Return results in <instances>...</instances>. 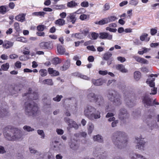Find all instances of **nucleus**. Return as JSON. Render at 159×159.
<instances>
[{
	"label": "nucleus",
	"mask_w": 159,
	"mask_h": 159,
	"mask_svg": "<svg viewBox=\"0 0 159 159\" xmlns=\"http://www.w3.org/2000/svg\"><path fill=\"white\" fill-rule=\"evenodd\" d=\"M148 34L146 33L143 34L140 37V40L142 41H144L147 37Z\"/></svg>",
	"instance_id": "nucleus-60"
},
{
	"label": "nucleus",
	"mask_w": 159,
	"mask_h": 159,
	"mask_svg": "<svg viewBox=\"0 0 159 159\" xmlns=\"http://www.w3.org/2000/svg\"><path fill=\"white\" fill-rule=\"evenodd\" d=\"M117 19V18L115 16H111L104 18L105 24L114 21Z\"/></svg>",
	"instance_id": "nucleus-20"
},
{
	"label": "nucleus",
	"mask_w": 159,
	"mask_h": 159,
	"mask_svg": "<svg viewBox=\"0 0 159 159\" xmlns=\"http://www.w3.org/2000/svg\"><path fill=\"white\" fill-rule=\"evenodd\" d=\"M25 14L21 13L16 16L15 17L16 20L21 22H23L25 21Z\"/></svg>",
	"instance_id": "nucleus-16"
},
{
	"label": "nucleus",
	"mask_w": 159,
	"mask_h": 159,
	"mask_svg": "<svg viewBox=\"0 0 159 159\" xmlns=\"http://www.w3.org/2000/svg\"><path fill=\"white\" fill-rule=\"evenodd\" d=\"M125 100L127 104L130 107H131V105L133 104V102H132L129 99V98L128 96V97H125Z\"/></svg>",
	"instance_id": "nucleus-43"
},
{
	"label": "nucleus",
	"mask_w": 159,
	"mask_h": 159,
	"mask_svg": "<svg viewBox=\"0 0 159 159\" xmlns=\"http://www.w3.org/2000/svg\"><path fill=\"white\" fill-rule=\"evenodd\" d=\"M8 7L6 6H2L0 7V13L4 14L8 11Z\"/></svg>",
	"instance_id": "nucleus-30"
},
{
	"label": "nucleus",
	"mask_w": 159,
	"mask_h": 159,
	"mask_svg": "<svg viewBox=\"0 0 159 159\" xmlns=\"http://www.w3.org/2000/svg\"><path fill=\"white\" fill-rule=\"evenodd\" d=\"M103 153L102 149L99 147L95 148L93 150V154L95 157H98L100 156V154Z\"/></svg>",
	"instance_id": "nucleus-21"
},
{
	"label": "nucleus",
	"mask_w": 159,
	"mask_h": 159,
	"mask_svg": "<svg viewBox=\"0 0 159 159\" xmlns=\"http://www.w3.org/2000/svg\"><path fill=\"white\" fill-rule=\"evenodd\" d=\"M9 67V64L8 63L4 64L1 66V70H2L4 71L7 70L8 69Z\"/></svg>",
	"instance_id": "nucleus-42"
},
{
	"label": "nucleus",
	"mask_w": 159,
	"mask_h": 159,
	"mask_svg": "<svg viewBox=\"0 0 159 159\" xmlns=\"http://www.w3.org/2000/svg\"><path fill=\"white\" fill-rule=\"evenodd\" d=\"M89 28H86L82 31L81 33L85 36H87L89 33Z\"/></svg>",
	"instance_id": "nucleus-45"
},
{
	"label": "nucleus",
	"mask_w": 159,
	"mask_h": 159,
	"mask_svg": "<svg viewBox=\"0 0 159 159\" xmlns=\"http://www.w3.org/2000/svg\"><path fill=\"white\" fill-rule=\"evenodd\" d=\"M3 134L5 137L9 140H16L21 139V131L16 128H12L11 126L5 128Z\"/></svg>",
	"instance_id": "nucleus-3"
},
{
	"label": "nucleus",
	"mask_w": 159,
	"mask_h": 159,
	"mask_svg": "<svg viewBox=\"0 0 159 159\" xmlns=\"http://www.w3.org/2000/svg\"><path fill=\"white\" fill-rule=\"evenodd\" d=\"M78 77L86 80H89L90 79L89 77L86 75H83L81 74H79L78 75Z\"/></svg>",
	"instance_id": "nucleus-46"
},
{
	"label": "nucleus",
	"mask_w": 159,
	"mask_h": 159,
	"mask_svg": "<svg viewBox=\"0 0 159 159\" xmlns=\"http://www.w3.org/2000/svg\"><path fill=\"white\" fill-rule=\"evenodd\" d=\"M40 47L42 49H47L51 48L52 47V44L51 42H42L39 44Z\"/></svg>",
	"instance_id": "nucleus-10"
},
{
	"label": "nucleus",
	"mask_w": 159,
	"mask_h": 159,
	"mask_svg": "<svg viewBox=\"0 0 159 159\" xmlns=\"http://www.w3.org/2000/svg\"><path fill=\"white\" fill-rule=\"evenodd\" d=\"M14 44V43L11 41L5 40L2 45L3 48L7 49L12 47Z\"/></svg>",
	"instance_id": "nucleus-19"
},
{
	"label": "nucleus",
	"mask_w": 159,
	"mask_h": 159,
	"mask_svg": "<svg viewBox=\"0 0 159 159\" xmlns=\"http://www.w3.org/2000/svg\"><path fill=\"white\" fill-rule=\"evenodd\" d=\"M102 153H102L100 154V156H98L99 158L100 159H106L107 157V156L106 153H104L103 152Z\"/></svg>",
	"instance_id": "nucleus-63"
},
{
	"label": "nucleus",
	"mask_w": 159,
	"mask_h": 159,
	"mask_svg": "<svg viewBox=\"0 0 159 159\" xmlns=\"http://www.w3.org/2000/svg\"><path fill=\"white\" fill-rule=\"evenodd\" d=\"M46 27V26L43 25H39L37 26V30L39 31H42Z\"/></svg>",
	"instance_id": "nucleus-48"
},
{
	"label": "nucleus",
	"mask_w": 159,
	"mask_h": 159,
	"mask_svg": "<svg viewBox=\"0 0 159 159\" xmlns=\"http://www.w3.org/2000/svg\"><path fill=\"white\" fill-rule=\"evenodd\" d=\"M99 38L102 39H107L111 40L112 39V35L109 34L107 33H100L99 34Z\"/></svg>",
	"instance_id": "nucleus-15"
},
{
	"label": "nucleus",
	"mask_w": 159,
	"mask_h": 159,
	"mask_svg": "<svg viewBox=\"0 0 159 159\" xmlns=\"http://www.w3.org/2000/svg\"><path fill=\"white\" fill-rule=\"evenodd\" d=\"M116 68V69L122 73H126L128 72V70L125 69L124 66L122 64L117 65Z\"/></svg>",
	"instance_id": "nucleus-25"
},
{
	"label": "nucleus",
	"mask_w": 159,
	"mask_h": 159,
	"mask_svg": "<svg viewBox=\"0 0 159 159\" xmlns=\"http://www.w3.org/2000/svg\"><path fill=\"white\" fill-rule=\"evenodd\" d=\"M96 98V95L93 93H89L87 96V99L91 102H95Z\"/></svg>",
	"instance_id": "nucleus-23"
},
{
	"label": "nucleus",
	"mask_w": 159,
	"mask_h": 159,
	"mask_svg": "<svg viewBox=\"0 0 159 159\" xmlns=\"http://www.w3.org/2000/svg\"><path fill=\"white\" fill-rule=\"evenodd\" d=\"M114 108L113 106H111V105H108L106 106L105 108V110L107 111H111L114 110Z\"/></svg>",
	"instance_id": "nucleus-52"
},
{
	"label": "nucleus",
	"mask_w": 159,
	"mask_h": 159,
	"mask_svg": "<svg viewBox=\"0 0 159 159\" xmlns=\"http://www.w3.org/2000/svg\"><path fill=\"white\" fill-rule=\"evenodd\" d=\"M32 89L29 88L28 92L24 93L23 96L24 99L26 98L28 101L25 102V104L24 107L25 114L26 115L30 116H35L38 114V107L37 104L34 102L29 100H36L38 98V94L37 93L34 92L31 93Z\"/></svg>",
	"instance_id": "nucleus-1"
},
{
	"label": "nucleus",
	"mask_w": 159,
	"mask_h": 159,
	"mask_svg": "<svg viewBox=\"0 0 159 159\" xmlns=\"http://www.w3.org/2000/svg\"><path fill=\"white\" fill-rule=\"evenodd\" d=\"M138 3V0H131L129 1V4L131 5L136 6Z\"/></svg>",
	"instance_id": "nucleus-51"
},
{
	"label": "nucleus",
	"mask_w": 159,
	"mask_h": 159,
	"mask_svg": "<svg viewBox=\"0 0 159 159\" xmlns=\"http://www.w3.org/2000/svg\"><path fill=\"white\" fill-rule=\"evenodd\" d=\"M21 63L19 61H17L15 64L16 67L17 68H20L21 67Z\"/></svg>",
	"instance_id": "nucleus-64"
},
{
	"label": "nucleus",
	"mask_w": 159,
	"mask_h": 159,
	"mask_svg": "<svg viewBox=\"0 0 159 159\" xmlns=\"http://www.w3.org/2000/svg\"><path fill=\"white\" fill-rule=\"evenodd\" d=\"M69 145L70 148L74 151H76L79 148V145L76 140H71L69 143Z\"/></svg>",
	"instance_id": "nucleus-9"
},
{
	"label": "nucleus",
	"mask_w": 159,
	"mask_h": 159,
	"mask_svg": "<svg viewBox=\"0 0 159 159\" xmlns=\"http://www.w3.org/2000/svg\"><path fill=\"white\" fill-rule=\"evenodd\" d=\"M136 140L137 144L135 146L136 148L141 151L144 150L146 144V141L138 137L136 138Z\"/></svg>",
	"instance_id": "nucleus-6"
},
{
	"label": "nucleus",
	"mask_w": 159,
	"mask_h": 159,
	"mask_svg": "<svg viewBox=\"0 0 159 159\" xmlns=\"http://www.w3.org/2000/svg\"><path fill=\"white\" fill-rule=\"evenodd\" d=\"M86 12V10L84 8H80L77 10L76 11L74 12L75 14H81L84 13Z\"/></svg>",
	"instance_id": "nucleus-40"
},
{
	"label": "nucleus",
	"mask_w": 159,
	"mask_h": 159,
	"mask_svg": "<svg viewBox=\"0 0 159 159\" xmlns=\"http://www.w3.org/2000/svg\"><path fill=\"white\" fill-rule=\"evenodd\" d=\"M53 63L54 65H57L61 63L58 57L53 58L52 60Z\"/></svg>",
	"instance_id": "nucleus-54"
},
{
	"label": "nucleus",
	"mask_w": 159,
	"mask_h": 159,
	"mask_svg": "<svg viewBox=\"0 0 159 159\" xmlns=\"http://www.w3.org/2000/svg\"><path fill=\"white\" fill-rule=\"evenodd\" d=\"M38 155H39V157L38 159H44L46 158L48 155V152H39Z\"/></svg>",
	"instance_id": "nucleus-32"
},
{
	"label": "nucleus",
	"mask_w": 159,
	"mask_h": 159,
	"mask_svg": "<svg viewBox=\"0 0 159 159\" xmlns=\"http://www.w3.org/2000/svg\"><path fill=\"white\" fill-rule=\"evenodd\" d=\"M143 102L144 106L146 107L152 105V101L151 99L147 96H144L143 99Z\"/></svg>",
	"instance_id": "nucleus-14"
},
{
	"label": "nucleus",
	"mask_w": 159,
	"mask_h": 159,
	"mask_svg": "<svg viewBox=\"0 0 159 159\" xmlns=\"http://www.w3.org/2000/svg\"><path fill=\"white\" fill-rule=\"evenodd\" d=\"M98 34L95 32H93L91 34V36L92 39L93 40L96 39L98 38Z\"/></svg>",
	"instance_id": "nucleus-57"
},
{
	"label": "nucleus",
	"mask_w": 159,
	"mask_h": 159,
	"mask_svg": "<svg viewBox=\"0 0 159 159\" xmlns=\"http://www.w3.org/2000/svg\"><path fill=\"white\" fill-rule=\"evenodd\" d=\"M111 139L115 146L119 149L125 147L128 142L125 133L120 131H117L113 133Z\"/></svg>",
	"instance_id": "nucleus-2"
},
{
	"label": "nucleus",
	"mask_w": 159,
	"mask_h": 159,
	"mask_svg": "<svg viewBox=\"0 0 159 159\" xmlns=\"http://www.w3.org/2000/svg\"><path fill=\"white\" fill-rule=\"evenodd\" d=\"M43 83L44 84H47L51 85H52L53 84V83L51 79L45 80L43 81Z\"/></svg>",
	"instance_id": "nucleus-41"
},
{
	"label": "nucleus",
	"mask_w": 159,
	"mask_h": 159,
	"mask_svg": "<svg viewBox=\"0 0 159 159\" xmlns=\"http://www.w3.org/2000/svg\"><path fill=\"white\" fill-rule=\"evenodd\" d=\"M155 79L154 78H152L151 80L148 79L147 80L146 82L147 84H149V86L151 87H154L155 86V83L154 82Z\"/></svg>",
	"instance_id": "nucleus-36"
},
{
	"label": "nucleus",
	"mask_w": 159,
	"mask_h": 159,
	"mask_svg": "<svg viewBox=\"0 0 159 159\" xmlns=\"http://www.w3.org/2000/svg\"><path fill=\"white\" fill-rule=\"evenodd\" d=\"M107 96L109 100L113 101L115 105H119L121 103V96L117 92L112 90H109Z\"/></svg>",
	"instance_id": "nucleus-5"
},
{
	"label": "nucleus",
	"mask_w": 159,
	"mask_h": 159,
	"mask_svg": "<svg viewBox=\"0 0 159 159\" xmlns=\"http://www.w3.org/2000/svg\"><path fill=\"white\" fill-rule=\"evenodd\" d=\"M93 139L94 141L99 143H102L103 141V137L99 134L94 136L93 137Z\"/></svg>",
	"instance_id": "nucleus-28"
},
{
	"label": "nucleus",
	"mask_w": 159,
	"mask_h": 159,
	"mask_svg": "<svg viewBox=\"0 0 159 159\" xmlns=\"http://www.w3.org/2000/svg\"><path fill=\"white\" fill-rule=\"evenodd\" d=\"M130 159H147L143 155L133 152L130 153L129 154Z\"/></svg>",
	"instance_id": "nucleus-12"
},
{
	"label": "nucleus",
	"mask_w": 159,
	"mask_h": 159,
	"mask_svg": "<svg viewBox=\"0 0 159 159\" xmlns=\"http://www.w3.org/2000/svg\"><path fill=\"white\" fill-rule=\"evenodd\" d=\"M38 133L40 135L42 139H44V138L45 135L43 131L41 130H38Z\"/></svg>",
	"instance_id": "nucleus-56"
},
{
	"label": "nucleus",
	"mask_w": 159,
	"mask_h": 159,
	"mask_svg": "<svg viewBox=\"0 0 159 159\" xmlns=\"http://www.w3.org/2000/svg\"><path fill=\"white\" fill-rule=\"evenodd\" d=\"M14 27L17 32H19L20 30L19 24L18 23L15 22L14 24Z\"/></svg>",
	"instance_id": "nucleus-47"
},
{
	"label": "nucleus",
	"mask_w": 159,
	"mask_h": 159,
	"mask_svg": "<svg viewBox=\"0 0 159 159\" xmlns=\"http://www.w3.org/2000/svg\"><path fill=\"white\" fill-rule=\"evenodd\" d=\"M62 97L63 96L61 95H57L56 97L54 98H53V100L55 101L59 102Z\"/></svg>",
	"instance_id": "nucleus-55"
},
{
	"label": "nucleus",
	"mask_w": 159,
	"mask_h": 159,
	"mask_svg": "<svg viewBox=\"0 0 159 159\" xmlns=\"http://www.w3.org/2000/svg\"><path fill=\"white\" fill-rule=\"evenodd\" d=\"M84 115L89 120H93L99 119L101 117V112L91 105H88L84 109Z\"/></svg>",
	"instance_id": "nucleus-4"
},
{
	"label": "nucleus",
	"mask_w": 159,
	"mask_h": 159,
	"mask_svg": "<svg viewBox=\"0 0 159 159\" xmlns=\"http://www.w3.org/2000/svg\"><path fill=\"white\" fill-rule=\"evenodd\" d=\"M8 112L7 110L6 109H2L1 110L0 109V117L7 115Z\"/></svg>",
	"instance_id": "nucleus-39"
},
{
	"label": "nucleus",
	"mask_w": 159,
	"mask_h": 159,
	"mask_svg": "<svg viewBox=\"0 0 159 159\" xmlns=\"http://www.w3.org/2000/svg\"><path fill=\"white\" fill-rule=\"evenodd\" d=\"M23 129L25 130H26L28 132L32 131L34 130V129L31 128L30 126L25 125L23 127Z\"/></svg>",
	"instance_id": "nucleus-49"
},
{
	"label": "nucleus",
	"mask_w": 159,
	"mask_h": 159,
	"mask_svg": "<svg viewBox=\"0 0 159 159\" xmlns=\"http://www.w3.org/2000/svg\"><path fill=\"white\" fill-rule=\"evenodd\" d=\"M78 4L76 3L75 1H72L69 2L67 3V6L69 7L73 8L77 6Z\"/></svg>",
	"instance_id": "nucleus-33"
},
{
	"label": "nucleus",
	"mask_w": 159,
	"mask_h": 159,
	"mask_svg": "<svg viewBox=\"0 0 159 159\" xmlns=\"http://www.w3.org/2000/svg\"><path fill=\"white\" fill-rule=\"evenodd\" d=\"M77 134H75V136L76 137H79V136H80L81 137H83L84 138H85L86 137L87 134V133L86 132H80V134L79 135L77 136Z\"/></svg>",
	"instance_id": "nucleus-58"
},
{
	"label": "nucleus",
	"mask_w": 159,
	"mask_h": 159,
	"mask_svg": "<svg viewBox=\"0 0 159 159\" xmlns=\"http://www.w3.org/2000/svg\"><path fill=\"white\" fill-rule=\"evenodd\" d=\"M64 120L65 121L67 124L68 126L70 128L73 127L76 129H78V125L73 120L70 119L68 117H65Z\"/></svg>",
	"instance_id": "nucleus-7"
},
{
	"label": "nucleus",
	"mask_w": 159,
	"mask_h": 159,
	"mask_svg": "<svg viewBox=\"0 0 159 159\" xmlns=\"http://www.w3.org/2000/svg\"><path fill=\"white\" fill-rule=\"evenodd\" d=\"M29 150L30 152L32 154H36L37 155H38V153H39V151L32 148H30Z\"/></svg>",
	"instance_id": "nucleus-53"
},
{
	"label": "nucleus",
	"mask_w": 159,
	"mask_h": 159,
	"mask_svg": "<svg viewBox=\"0 0 159 159\" xmlns=\"http://www.w3.org/2000/svg\"><path fill=\"white\" fill-rule=\"evenodd\" d=\"M57 50L59 54L62 55L65 54L66 51L65 49L62 46L60 45H58L57 47ZM65 54L66 55H68L69 53H66Z\"/></svg>",
	"instance_id": "nucleus-18"
},
{
	"label": "nucleus",
	"mask_w": 159,
	"mask_h": 159,
	"mask_svg": "<svg viewBox=\"0 0 159 159\" xmlns=\"http://www.w3.org/2000/svg\"><path fill=\"white\" fill-rule=\"evenodd\" d=\"M46 13L43 11L35 12L32 13V15L35 16H44Z\"/></svg>",
	"instance_id": "nucleus-35"
},
{
	"label": "nucleus",
	"mask_w": 159,
	"mask_h": 159,
	"mask_svg": "<svg viewBox=\"0 0 159 159\" xmlns=\"http://www.w3.org/2000/svg\"><path fill=\"white\" fill-rule=\"evenodd\" d=\"M77 20L76 15L74 12L70 13L69 15L67 17V21L68 22H71L72 24H74Z\"/></svg>",
	"instance_id": "nucleus-11"
},
{
	"label": "nucleus",
	"mask_w": 159,
	"mask_h": 159,
	"mask_svg": "<svg viewBox=\"0 0 159 159\" xmlns=\"http://www.w3.org/2000/svg\"><path fill=\"white\" fill-rule=\"evenodd\" d=\"M91 81L93 84L96 86H101L104 83L106 82L104 79L101 78L97 80L93 79L91 80Z\"/></svg>",
	"instance_id": "nucleus-13"
},
{
	"label": "nucleus",
	"mask_w": 159,
	"mask_h": 159,
	"mask_svg": "<svg viewBox=\"0 0 159 159\" xmlns=\"http://www.w3.org/2000/svg\"><path fill=\"white\" fill-rule=\"evenodd\" d=\"M65 21L62 19H59L55 21V24L59 26H62L65 24Z\"/></svg>",
	"instance_id": "nucleus-34"
},
{
	"label": "nucleus",
	"mask_w": 159,
	"mask_h": 159,
	"mask_svg": "<svg viewBox=\"0 0 159 159\" xmlns=\"http://www.w3.org/2000/svg\"><path fill=\"white\" fill-rule=\"evenodd\" d=\"M39 72L41 75L42 76H45L47 74V71L45 69H41L39 70Z\"/></svg>",
	"instance_id": "nucleus-44"
},
{
	"label": "nucleus",
	"mask_w": 159,
	"mask_h": 159,
	"mask_svg": "<svg viewBox=\"0 0 159 159\" xmlns=\"http://www.w3.org/2000/svg\"><path fill=\"white\" fill-rule=\"evenodd\" d=\"M48 71L49 74L51 75L52 76H57L59 75V73L58 71L54 70L52 68H49Z\"/></svg>",
	"instance_id": "nucleus-26"
},
{
	"label": "nucleus",
	"mask_w": 159,
	"mask_h": 159,
	"mask_svg": "<svg viewBox=\"0 0 159 159\" xmlns=\"http://www.w3.org/2000/svg\"><path fill=\"white\" fill-rule=\"evenodd\" d=\"M16 41L23 43H26L27 42V40L25 38L22 37L17 38L16 39Z\"/></svg>",
	"instance_id": "nucleus-50"
},
{
	"label": "nucleus",
	"mask_w": 159,
	"mask_h": 159,
	"mask_svg": "<svg viewBox=\"0 0 159 159\" xmlns=\"http://www.w3.org/2000/svg\"><path fill=\"white\" fill-rule=\"evenodd\" d=\"M94 125L91 122H89L88 124V132L89 134H90L94 130Z\"/></svg>",
	"instance_id": "nucleus-29"
},
{
	"label": "nucleus",
	"mask_w": 159,
	"mask_h": 159,
	"mask_svg": "<svg viewBox=\"0 0 159 159\" xmlns=\"http://www.w3.org/2000/svg\"><path fill=\"white\" fill-rule=\"evenodd\" d=\"M79 18L82 20H88L89 19L90 15L85 14H82L80 16Z\"/></svg>",
	"instance_id": "nucleus-31"
},
{
	"label": "nucleus",
	"mask_w": 159,
	"mask_h": 159,
	"mask_svg": "<svg viewBox=\"0 0 159 159\" xmlns=\"http://www.w3.org/2000/svg\"><path fill=\"white\" fill-rule=\"evenodd\" d=\"M95 102L99 106L102 105L104 103V100L103 97L101 96H98L96 98Z\"/></svg>",
	"instance_id": "nucleus-22"
},
{
	"label": "nucleus",
	"mask_w": 159,
	"mask_h": 159,
	"mask_svg": "<svg viewBox=\"0 0 159 159\" xmlns=\"http://www.w3.org/2000/svg\"><path fill=\"white\" fill-rule=\"evenodd\" d=\"M80 5L83 7H87L89 6V2L87 1H84L81 3Z\"/></svg>",
	"instance_id": "nucleus-62"
},
{
	"label": "nucleus",
	"mask_w": 159,
	"mask_h": 159,
	"mask_svg": "<svg viewBox=\"0 0 159 159\" xmlns=\"http://www.w3.org/2000/svg\"><path fill=\"white\" fill-rule=\"evenodd\" d=\"M19 59L20 61H26L29 59V57L27 56L23 55L20 56Z\"/></svg>",
	"instance_id": "nucleus-59"
},
{
	"label": "nucleus",
	"mask_w": 159,
	"mask_h": 159,
	"mask_svg": "<svg viewBox=\"0 0 159 159\" xmlns=\"http://www.w3.org/2000/svg\"><path fill=\"white\" fill-rule=\"evenodd\" d=\"M70 61L67 60L63 65L60 67V70L61 71H65L66 70L69 68L70 66Z\"/></svg>",
	"instance_id": "nucleus-27"
},
{
	"label": "nucleus",
	"mask_w": 159,
	"mask_h": 159,
	"mask_svg": "<svg viewBox=\"0 0 159 159\" xmlns=\"http://www.w3.org/2000/svg\"><path fill=\"white\" fill-rule=\"evenodd\" d=\"M21 88L20 87V85H16L14 87L11 86L10 89V91L11 94H15L16 92L20 90Z\"/></svg>",
	"instance_id": "nucleus-17"
},
{
	"label": "nucleus",
	"mask_w": 159,
	"mask_h": 159,
	"mask_svg": "<svg viewBox=\"0 0 159 159\" xmlns=\"http://www.w3.org/2000/svg\"><path fill=\"white\" fill-rule=\"evenodd\" d=\"M119 116L120 120H125L128 118L129 115L125 109L122 108L120 110Z\"/></svg>",
	"instance_id": "nucleus-8"
},
{
	"label": "nucleus",
	"mask_w": 159,
	"mask_h": 159,
	"mask_svg": "<svg viewBox=\"0 0 159 159\" xmlns=\"http://www.w3.org/2000/svg\"><path fill=\"white\" fill-rule=\"evenodd\" d=\"M133 57L136 61L141 63L148 64V61L146 60L137 56H134Z\"/></svg>",
	"instance_id": "nucleus-24"
},
{
	"label": "nucleus",
	"mask_w": 159,
	"mask_h": 159,
	"mask_svg": "<svg viewBox=\"0 0 159 159\" xmlns=\"http://www.w3.org/2000/svg\"><path fill=\"white\" fill-rule=\"evenodd\" d=\"M112 55V54L111 53L108 52L104 54L103 58L105 60H107L111 58Z\"/></svg>",
	"instance_id": "nucleus-38"
},
{
	"label": "nucleus",
	"mask_w": 159,
	"mask_h": 159,
	"mask_svg": "<svg viewBox=\"0 0 159 159\" xmlns=\"http://www.w3.org/2000/svg\"><path fill=\"white\" fill-rule=\"evenodd\" d=\"M94 23L95 24H97V25L98 24L100 25H102L105 24V21L104 20V18L98 21L95 22Z\"/></svg>",
	"instance_id": "nucleus-61"
},
{
	"label": "nucleus",
	"mask_w": 159,
	"mask_h": 159,
	"mask_svg": "<svg viewBox=\"0 0 159 159\" xmlns=\"http://www.w3.org/2000/svg\"><path fill=\"white\" fill-rule=\"evenodd\" d=\"M134 77L135 79L138 80L141 77V73L138 71H135L134 73Z\"/></svg>",
	"instance_id": "nucleus-37"
}]
</instances>
